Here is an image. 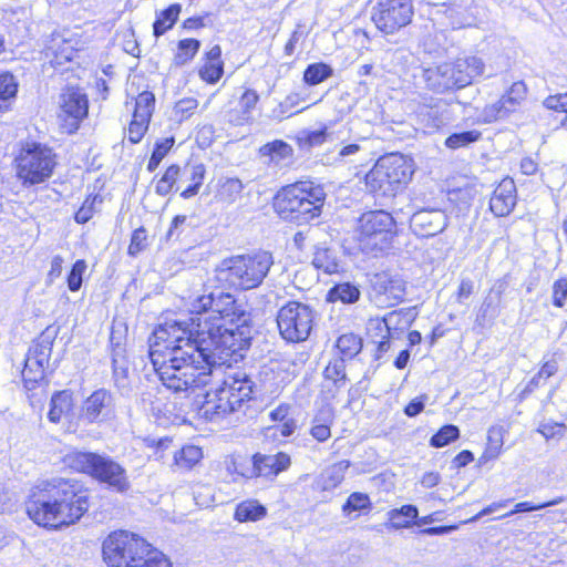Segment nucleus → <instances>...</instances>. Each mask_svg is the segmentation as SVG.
<instances>
[{"instance_id":"3","label":"nucleus","mask_w":567,"mask_h":567,"mask_svg":"<svg viewBox=\"0 0 567 567\" xmlns=\"http://www.w3.org/2000/svg\"><path fill=\"white\" fill-rule=\"evenodd\" d=\"M255 386V382L245 371L229 373L220 385L207 391L203 400L193 403L194 410L206 421H219L251 400Z\"/></svg>"},{"instance_id":"58","label":"nucleus","mask_w":567,"mask_h":567,"mask_svg":"<svg viewBox=\"0 0 567 567\" xmlns=\"http://www.w3.org/2000/svg\"><path fill=\"white\" fill-rule=\"evenodd\" d=\"M148 124L150 121L133 116L128 126V141L133 144L140 143L148 128Z\"/></svg>"},{"instance_id":"49","label":"nucleus","mask_w":567,"mask_h":567,"mask_svg":"<svg viewBox=\"0 0 567 567\" xmlns=\"http://www.w3.org/2000/svg\"><path fill=\"white\" fill-rule=\"evenodd\" d=\"M460 437V430L456 425L446 424L442 426L431 439L430 445L433 447H443Z\"/></svg>"},{"instance_id":"26","label":"nucleus","mask_w":567,"mask_h":567,"mask_svg":"<svg viewBox=\"0 0 567 567\" xmlns=\"http://www.w3.org/2000/svg\"><path fill=\"white\" fill-rule=\"evenodd\" d=\"M73 406L72 393L70 391L55 392L50 401L48 419L52 423H59L63 416L68 415Z\"/></svg>"},{"instance_id":"52","label":"nucleus","mask_w":567,"mask_h":567,"mask_svg":"<svg viewBox=\"0 0 567 567\" xmlns=\"http://www.w3.org/2000/svg\"><path fill=\"white\" fill-rule=\"evenodd\" d=\"M509 114L511 112L508 111V107H506L503 100L499 99L492 104H487L483 109L481 117L485 123H493L495 121L507 117Z\"/></svg>"},{"instance_id":"23","label":"nucleus","mask_w":567,"mask_h":567,"mask_svg":"<svg viewBox=\"0 0 567 567\" xmlns=\"http://www.w3.org/2000/svg\"><path fill=\"white\" fill-rule=\"evenodd\" d=\"M259 101L255 90L247 89L239 99L238 109L230 110L227 114L228 121L235 125H244L252 120V110Z\"/></svg>"},{"instance_id":"42","label":"nucleus","mask_w":567,"mask_h":567,"mask_svg":"<svg viewBox=\"0 0 567 567\" xmlns=\"http://www.w3.org/2000/svg\"><path fill=\"white\" fill-rule=\"evenodd\" d=\"M371 507L372 503L368 494L354 492L348 496L341 511L344 516L349 517L353 512H369Z\"/></svg>"},{"instance_id":"32","label":"nucleus","mask_w":567,"mask_h":567,"mask_svg":"<svg viewBox=\"0 0 567 567\" xmlns=\"http://www.w3.org/2000/svg\"><path fill=\"white\" fill-rule=\"evenodd\" d=\"M205 173L206 169L203 164L187 165L184 168L183 175L186 176L187 181H189L190 184L181 193V196L183 198L187 199L197 195L200 186L203 185Z\"/></svg>"},{"instance_id":"25","label":"nucleus","mask_w":567,"mask_h":567,"mask_svg":"<svg viewBox=\"0 0 567 567\" xmlns=\"http://www.w3.org/2000/svg\"><path fill=\"white\" fill-rule=\"evenodd\" d=\"M368 334L372 343L377 346V359L390 349V326L389 319H372L368 324Z\"/></svg>"},{"instance_id":"13","label":"nucleus","mask_w":567,"mask_h":567,"mask_svg":"<svg viewBox=\"0 0 567 567\" xmlns=\"http://www.w3.org/2000/svg\"><path fill=\"white\" fill-rule=\"evenodd\" d=\"M315 311L306 303L289 301L277 313V324L281 337L289 342L308 339L313 327Z\"/></svg>"},{"instance_id":"38","label":"nucleus","mask_w":567,"mask_h":567,"mask_svg":"<svg viewBox=\"0 0 567 567\" xmlns=\"http://www.w3.org/2000/svg\"><path fill=\"white\" fill-rule=\"evenodd\" d=\"M419 509L414 505H403L389 512L391 526L395 529L408 528L411 526L412 520L417 518Z\"/></svg>"},{"instance_id":"14","label":"nucleus","mask_w":567,"mask_h":567,"mask_svg":"<svg viewBox=\"0 0 567 567\" xmlns=\"http://www.w3.org/2000/svg\"><path fill=\"white\" fill-rule=\"evenodd\" d=\"M412 17L411 0H377L372 9V21L380 31L386 34H393L408 25Z\"/></svg>"},{"instance_id":"60","label":"nucleus","mask_w":567,"mask_h":567,"mask_svg":"<svg viewBox=\"0 0 567 567\" xmlns=\"http://www.w3.org/2000/svg\"><path fill=\"white\" fill-rule=\"evenodd\" d=\"M224 69L223 63L206 62V64L199 70L200 78L207 83H216L223 75Z\"/></svg>"},{"instance_id":"34","label":"nucleus","mask_w":567,"mask_h":567,"mask_svg":"<svg viewBox=\"0 0 567 567\" xmlns=\"http://www.w3.org/2000/svg\"><path fill=\"white\" fill-rule=\"evenodd\" d=\"M359 288L351 282H341L334 285L328 292V300L342 303H354L360 299Z\"/></svg>"},{"instance_id":"30","label":"nucleus","mask_w":567,"mask_h":567,"mask_svg":"<svg viewBox=\"0 0 567 567\" xmlns=\"http://www.w3.org/2000/svg\"><path fill=\"white\" fill-rule=\"evenodd\" d=\"M182 11V6L179 3L171 4L165 10L161 11L156 20L153 23V34L155 38H159L167 30L172 29L176 21L178 20V16Z\"/></svg>"},{"instance_id":"15","label":"nucleus","mask_w":567,"mask_h":567,"mask_svg":"<svg viewBox=\"0 0 567 567\" xmlns=\"http://www.w3.org/2000/svg\"><path fill=\"white\" fill-rule=\"evenodd\" d=\"M452 102V100L442 97H423L415 111L419 123L429 132L437 131L447 125L453 118L450 111Z\"/></svg>"},{"instance_id":"45","label":"nucleus","mask_w":567,"mask_h":567,"mask_svg":"<svg viewBox=\"0 0 567 567\" xmlns=\"http://www.w3.org/2000/svg\"><path fill=\"white\" fill-rule=\"evenodd\" d=\"M133 567H172L169 559L150 544V550L137 557Z\"/></svg>"},{"instance_id":"28","label":"nucleus","mask_w":567,"mask_h":567,"mask_svg":"<svg viewBox=\"0 0 567 567\" xmlns=\"http://www.w3.org/2000/svg\"><path fill=\"white\" fill-rule=\"evenodd\" d=\"M267 513L266 506L257 499H246L236 506L234 517L240 523L257 522L265 518Z\"/></svg>"},{"instance_id":"33","label":"nucleus","mask_w":567,"mask_h":567,"mask_svg":"<svg viewBox=\"0 0 567 567\" xmlns=\"http://www.w3.org/2000/svg\"><path fill=\"white\" fill-rule=\"evenodd\" d=\"M203 458V451L195 445H185L174 454V466L182 471L192 470Z\"/></svg>"},{"instance_id":"5","label":"nucleus","mask_w":567,"mask_h":567,"mask_svg":"<svg viewBox=\"0 0 567 567\" xmlns=\"http://www.w3.org/2000/svg\"><path fill=\"white\" fill-rule=\"evenodd\" d=\"M485 70L483 60L475 55L457 58L424 70L423 79L429 90L443 94L471 85Z\"/></svg>"},{"instance_id":"61","label":"nucleus","mask_w":567,"mask_h":567,"mask_svg":"<svg viewBox=\"0 0 567 567\" xmlns=\"http://www.w3.org/2000/svg\"><path fill=\"white\" fill-rule=\"evenodd\" d=\"M538 432L542 433L546 439L560 437L564 435L565 425L557 422H543L538 427Z\"/></svg>"},{"instance_id":"59","label":"nucleus","mask_w":567,"mask_h":567,"mask_svg":"<svg viewBox=\"0 0 567 567\" xmlns=\"http://www.w3.org/2000/svg\"><path fill=\"white\" fill-rule=\"evenodd\" d=\"M147 246V234L144 227L135 229L132 234L131 244L128 246V254L136 256Z\"/></svg>"},{"instance_id":"1","label":"nucleus","mask_w":567,"mask_h":567,"mask_svg":"<svg viewBox=\"0 0 567 567\" xmlns=\"http://www.w3.org/2000/svg\"><path fill=\"white\" fill-rule=\"evenodd\" d=\"M251 338V321L208 324L200 318L169 320L150 337L148 355L162 384L187 394L209 383L224 357L243 358Z\"/></svg>"},{"instance_id":"6","label":"nucleus","mask_w":567,"mask_h":567,"mask_svg":"<svg viewBox=\"0 0 567 567\" xmlns=\"http://www.w3.org/2000/svg\"><path fill=\"white\" fill-rule=\"evenodd\" d=\"M65 462L71 468L87 474L116 493L125 494L131 489L124 466L106 454L76 451L69 453Z\"/></svg>"},{"instance_id":"35","label":"nucleus","mask_w":567,"mask_h":567,"mask_svg":"<svg viewBox=\"0 0 567 567\" xmlns=\"http://www.w3.org/2000/svg\"><path fill=\"white\" fill-rule=\"evenodd\" d=\"M336 347L339 358L351 360L362 350V339L354 333H344L338 338Z\"/></svg>"},{"instance_id":"18","label":"nucleus","mask_w":567,"mask_h":567,"mask_svg":"<svg viewBox=\"0 0 567 567\" xmlns=\"http://www.w3.org/2000/svg\"><path fill=\"white\" fill-rule=\"evenodd\" d=\"M447 226V216L441 209H421L411 217V228L421 237H432Z\"/></svg>"},{"instance_id":"57","label":"nucleus","mask_w":567,"mask_h":567,"mask_svg":"<svg viewBox=\"0 0 567 567\" xmlns=\"http://www.w3.org/2000/svg\"><path fill=\"white\" fill-rule=\"evenodd\" d=\"M102 202L99 199V196L94 197H87L82 206L79 208V210L74 215V219L78 224H85L87 223L95 213V204L96 202Z\"/></svg>"},{"instance_id":"27","label":"nucleus","mask_w":567,"mask_h":567,"mask_svg":"<svg viewBox=\"0 0 567 567\" xmlns=\"http://www.w3.org/2000/svg\"><path fill=\"white\" fill-rule=\"evenodd\" d=\"M260 153L262 156H268L269 162L272 163L277 167H281L287 165V163L292 157V147L280 140L274 141L272 143H268L260 148Z\"/></svg>"},{"instance_id":"36","label":"nucleus","mask_w":567,"mask_h":567,"mask_svg":"<svg viewBox=\"0 0 567 567\" xmlns=\"http://www.w3.org/2000/svg\"><path fill=\"white\" fill-rule=\"evenodd\" d=\"M333 75V69L323 62L309 64L303 71L302 80L309 86L318 85Z\"/></svg>"},{"instance_id":"24","label":"nucleus","mask_w":567,"mask_h":567,"mask_svg":"<svg viewBox=\"0 0 567 567\" xmlns=\"http://www.w3.org/2000/svg\"><path fill=\"white\" fill-rule=\"evenodd\" d=\"M312 265L324 274H337L342 269V262L337 249L326 245H318L315 248Z\"/></svg>"},{"instance_id":"29","label":"nucleus","mask_w":567,"mask_h":567,"mask_svg":"<svg viewBox=\"0 0 567 567\" xmlns=\"http://www.w3.org/2000/svg\"><path fill=\"white\" fill-rule=\"evenodd\" d=\"M323 379L331 382L336 391L344 388L348 381L344 358L333 357L323 370Z\"/></svg>"},{"instance_id":"4","label":"nucleus","mask_w":567,"mask_h":567,"mask_svg":"<svg viewBox=\"0 0 567 567\" xmlns=\"http://www.w3.org/2000/svg\"><path fill=\"white\" fill-rule=\"evenodd\" d=\"M326 200L323 187L300 181L282 187L275 197V209L282 219L306 224L319 217Z\"/></svg>"},{"instance_id":"47","label":"nucleus","mask_w":567,"mask_h":567,"mask_svg":"<svg viewBox=\"0 0 567 567\" xmlns=\"http://www.w3.org/2000/svg\"><path fill=\"white\" fill-rule=\"evenodd\" d=\"M181 168L178 165H171L155 186V193L161 196L168 195L178 179Z\"/></svg>"},{"instance_id":"43","label":"nucleus","mask_w":567,"mask_h":567,"mask_svg":"<svg viewBox=\"0 0 567 567\" xmlns=\"http://www.w3.org/2000/svg\"><path fill=\"white\" fill-rule=\"evenodd\" d=\"M527 89L524 82L518 81L502 95V100L511 113L515 112L525 100Z\"/></svg>"},{"instance_id":"16","label":"nucleus","mask_w":567,"mask_h":567,"mask_svg":"<svg viewBox=\"0 0 567 567\" xmlns=\"http://www.w3.org/2000/svg\"><path fill=\"white\" fill-rule=\"evenodd\" d=\"M290 465V455L285 452L276 454L256 453L251 457V466L241 472V475L246 478L262 477L272 481L279 473L288 470Z\"/></svg>"},{"instance_id":"22","label":"nucleus","mask_w":567,"mask_h":567,"mask_svg":"<svg viewBox=\"0 0 567 567\" xmlns=\"http://www.w3.org/2000/svg\"><path fill=\"white\" fill-rule=\"evenodd\" d=\"M54 338L50 329L44 330L30 347L25 361H30L31 365L48 367Z\"/></svg>"},{"instance_id":"53","label":"nucleus","mask_w":567,"mask_h":567,"mask_svg":"<svg viewBox=\"0 0 567 567\" xmlns=\"http://www.w3.org/2000/svg\"><path fill=\"white\" fill-rule=\"evenodd\" d=\"M45 367L43 365H31L30 361H25L24 369L22 371V378L28 390H32L35 385L44 380Z\"/></svg>"},{"instance_id":"37","label":"nucleus","mask_w":567,"mask_h":567,"mask_svg":"<svg viewBox=\"0 0 567 567\" xmlns=\"http://www.w3.org/2000/svg\"><path fill=\"white\" fill-rule=\"evenodd\" d=\"M18 93V82L10 72L0 73V111L8 110Z\"/></svg>"},{"instance_id":"63","label":"nucleus","mask_w":567,"mask_h":567,"mask_svg":"<svg viewBox=\"0 0 567 567\" xmlns=\"http://www.w3.org/2000/svg\"><path fill=\"white\" fill-rule=\"evenodd\" d=\"M567 298V279H559L555 281L553 287V303L561 308Z\"/></svg>"},{"instance_id":"40","label":"nucleus","mask_w":567,"mask_h":567,"mask_svg":"<svg viewBox=\"0 0 567 567\" xmlns=\"http://www.w3.org/2000/svg\"><path fill=\"white\" fill-rule=\"evenodd\" d=\"M112 367L115 385L118 388L123 395H128L132 391V388L128 380V365L125 357H115Z\"/></svg>"},{"instance_id":"17","label":"nucleus","mask_w":567,"mask_h":567,"mask_svg":"<svg viewBox=\"0 0 567 567\" xmlns=\"http://www.w3.org/2000/svg\"><path fill=\"white\" fill-rule=\"evenodd\" d=\"M114 412V399L105 389L95 390L82 406V417L90 423L101 422L112 416Z\"/></svg>"},{"instance_id":"20","label":"nucleus","mask_w":567,"mask_h":567,"mask_svg":"<svg viewBox=\"0 0 567 567\" xmlns=\"http://www.w3.org/2000/svg\"><path fill=\"white\" fill-rule=\"evenodd\" d=\"M516 186L512 178H504L494 189L489 199V209L497 217L511 214L516 205Z\"/></svg>"},{"instance_id":"39","label":"nucleus","mask_w":567,"mask_h":567,"mask_svg":"<svg viewBox=\"0 0 567 567\" xmlns=\"http://www.w3.org/2000/svg\"><path fill=\"white\" fill-rule=\"evenodd\" d=\"M332 423L331 410H322L315 416L310 434L318 442H324L331 436L330 424Z\"/></svg>"},{"instance_id":"54","label":"nucleus","mask_w":567,"mask_h":567,"mask_svg":"<svg viewBox=\"0 0 567 567\" xmlns=\"http://www.w3.org/2000/svg\"><path fill=\"white\" fill-rule=\"evenodd\" d=\"M87 268L86 261L84 259L76 260L66 278L68 288L72 291H79L82 287L83 275Z\"/></svg>"},{"instance_id":"55","label":"nucleus","mask_w":567,"mask_h":567,"mask_svg":"<svg viewBox=\"0 0 567 567\" xmlns=\"http://www.w3.org/2000/svg\"><path fill=\"white\" fill-rule=\"evenodd\" d=\"M333 134L329 126H323L320 130L307 132L303 141L309 147H315L322 145L324 142H333Z\"/></svg>"},{"instance_id":"8","label":"nucleus","mask_w":567,"mask_h":567,"mask_svg":"<svg viewBox=\"0 0 567 567\" xmlns=\"http://www.w3.org/2000/svg\"><path fill=\"white\" fill-rule=\"evenodd\" d=\"M14 163L18 181L29 188L49 181L56 166V154L47 144L27 141L21 144Z\"/></svg>"},{"instance_id":"7","label":"nucleus","mask_w":567,"mask_h":567,"mask_svg":"<svg viewBox=\"0 0 567 567\" xmlns=\"http://www.w3.org/2000/svg\"><path fill=\"white\" fill-rule=\"evenodd\" d=\"M412 175V161L399 153H391L377 161L365 176V185L377 197H393Z\"/></svg>"},{"instance_id":"44","label":"nucleus","mask_w":567,"mask_h":567,"mask_svg":"<svg viewBox=\"0 0 567 567\" xmlns=\"http://www.w3.org/2000/svg\"><path fill=\"white\" fill-rule=\"evenodd\" d=\"M155 105V96L150 91H144L135 99V109L133 116L135 118H142L151 121Z\"/></svg>"},{"instance_id":"56","label":"nucleus","mask_w":567,"mask_h":567,"mask_svg":"<svg viewBox=\"0 0 567 567\" xmlns=\"http://www.w3.org/2000/svg\"><path fill=\"white\" fill-rule=\"evenodd\" d=\"M563 502V498L561 497H558V498H555L553 501H549V502H545V503H540V504H533L530 502H520V503H517L514 507V509H512L511 512L499 516L498 518H504V517H509L514 514H517V513H525V512H532V511H539V509H543L545 507H548V506H555V505H558Z\"/></svg>"},{"instance_id":"31","label":"nucleus","mask_w":567,"mask_h":567,"mask_svg":"<svg viewBox=\"0 0 567 567\" xmlns=\"http://www.w3.org/2000/svg\"><path fill=\"white\" fill-rule=\"evenodd\" d=\"M350 467L349 461H340L330 465L321 474V486L323 491H330L339 486L344 480L347 470Z\"/></svg>"},{"instance_id":"9","label":"nucleus","mask_w":567,"mask_h":567,"mask_svg":"<svg viewBox=\"0 0 567 567\" xmlns=\"http://www.w3.org/2000/svg\"><path fill=\"white\" fill-rule=\"evenodd\" d=\"M190 315L187 319L200 318L208 324L251 321L250 312L241 303H238L231 293L219 289L197 297L192 302Z\"/></svg>"},{"instance_id":"50","label":"nucleus","mask_w":567,"mask_h":567,"mask_svg":"<svg viewBox=\"0 0 567 567\" xmlns=\"http://www.w3.org/2000/svg\"><path fill=\"white\" fill-rule=\"evenodd\" d=\"M174 145V138H163L161 141H157L155 143L154 150L152 152L151 158L147 164V171L154 172L158 165L161 164L162 159L167 155L169 150Z\"/></svg>"},{"instance_id":"11","label":"nucleus","mask_w":567,"mask_h":567,"mask_svg":"<svg viewBox=\"0 0 567 567\" xmlns=\"http://www.w3.org/2000/svg\"><path fill=\"white\" fill-rule=\"evenodd\" d=\"M355 231L360 249L364 254L378 256L389 248L395 231V221L385 210H370L360 216Z\"/></svg>"},{"instance_id":"46","label":"nucleus","mask_w":567,"mask_h":567,"mask_svg":"<svg viewBox=\"0 0 567 567\" xmlns=\"http://www.w3.org/2000/svg\"><path fill=\"white\" fill-rule=\"evenodd\" d=\"M504 429L502 426H492L487 432V446L484 452L485 458H496L503 446Z\"/></svg>"},{"instance_id":"21","label":"nucleus","mask_w":567,"mask_h":567,"mask_svg":"<svg viewBox=\"0 0 567 567\" xmlns=\"http://www.w3.org/2000/svg\"><path fill=\"white\" fill-rule=\"evenodd\" d=\"M75 40L68 33L53 32L45 44V56L52 58L51 62L63 64L71 61L75 54Z\"/></svg>"},{"instance_id":"10","label":"nucleus","mask_w":567,"mask_h":567,"mask_svg":"<svg viewBox=\"0 0 567 567\" xmlns=\"http://www.w3.org/2000/svg\"><path fill=\"white\" fill-rule=\"evenodd\" d=\"M274 264L272 255L268 251H258L252 255H240L224 261L220 270L230 286L249 290L257 288Z\"/></svg>"},{"instance_id":"19","label":"nucleus","mask_w":567,"mask_h":567,"mask_svg":"<svg viewBox=\"0 0 567 567\" xmlns=\"http://www.w3.org/2000/svg\"><path fill=\"white\" fill-rule=\"evenodd\" d=\"M60 109L62 113L72 118V126L76 130L89 112V100L79 87H68L60 95Z\"/></svg>"},{"instance_id":"12","label":"nucleus","mask_w":567,"mask_h":567,"mask_svg":"<svg viewBox=\"0 0 567 567\" xmlns=\"http://www.w3.org/2000/svg\"><path fill=\"white\" fill-rule=\"evenodd\" d=\"M150 550V543L128 530H115L103 542V558L109 567H133L137 557Z\"/></svg>"},{"instance_id":"41","label":"nucleus","mask_w":567,"mask_h":567,"mask_svg":"<svg viewBox=\"0 0 567 567\" xmlns=\"http://www.w3.org/2000/svg\"><path fill=\"white\" fill-rule=\"evenodd\" d=\"M200 41L197 39H183L177 44V52L174 56L175 65L188 63L199 51Z\"/></svg>"},{"instance_id":"62","label":"nucleus","mask_w":567,"mask_h":567,"mask_svg":"<svg viewBox=\"0 0 567 567\" xmlns=\"http://www.w3.org/2000/svg\"><path fill=\"white\" fill-rule=\"evenodd\" d=\"M198 106V102L196 99L188 97L179 100L175 106L174 112L176 115H181L179 120L183 121L187 118L193 111Z\"/></svg>"},{"instance_id":"2","label":"nucleus","mask_w":567,"mask_h":567,"mask_svg":"<svg viewBox=\"0 0 567 567\" xmlns=\"http://www.w3.org/2000/svg\"><path fill=\"white\" fill-rule=\"evenodd\" d=\"M89 498V491L80 482L52 477L31 489L25 511L39 526L60 529L81 519L90 507Z\"/></svg>"},{"instance_id":"51","label":"nucleus","mask_w":567,"mask_h":567,"mask_svg":"<svg viewBox=\"0 0 567 567\" xmlns=\"http://www.w3.org/2000/svg\"><path fill=\"white\" fill-rule=\"evenodd\" d=\"M243 190V184L238 178H227L220 185L218 197L221 202L234 203Z\"/></svg>"},{"instance_id":"64","label":"nucleus","mask_w":567,"mask_h":567,"mask_svg":"<svg viewBox=\"0 0 567 567\" xmlns=\"http://www.w3.org/2000/svg\"><path fill=\"white\" fill-rule=\"evenodd\" d=\"M187 217L185 215H177L173 218L171 226L166 233V240H177L183 233V226L185 225Z\"/></svg>"},{"instance_id":"48","label":"nucleus","mask_w":567,"mask_h":567,"mask_svg":"<svg viewBox=\"0 0 567 567\" xmlns=\"http://www.w3.org/2000/svg\"><path fill=\"white\" fill-rule=\"evenodd\" d=\"M480 137L481 132L475 130L453 133L446 137L444 145L451 150H458L476 142Z\"/></svg>"}]
</instances>
